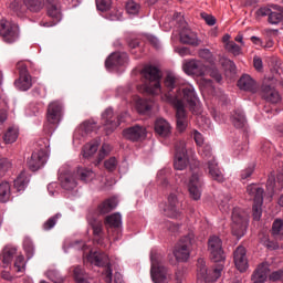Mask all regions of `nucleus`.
Masks as SVG:
<instances>
[{
    "mask_svg": "<svg viewBox=\"0 0 283 283\" xmlns=\"http://www.w3.org/2000/svg\"><path fill=\"white\" fill-rule=\"evenodd\" d=\"M182 92V99L180 97V93L177 95H171L170 93L166 95L165 101L171 103L177 111L176 118H177V129L178 132H185L189 122L187 120V112L185 111V103H187L189 109L192 114H200L202 112V105L200 104V99L198 95H196V88L192 85H186L182 88H179V92Z\"/></svg>",
    "mask_w": 283,
    "mask_h": 283,
    "instance_id": "obj_1",
    "label": "nucleus"
},
{
    "mask_svg": "<svg viewBox=\"0 0 283 283\" xmlns=\"http://www.w3.org/2000/svg\"><path fill=\"white\" fill-rule=\"evenodd\" d=\"M208 252L210 259L217 264L211 270H207L205 266V260H198V280H205V282H216L222 277V271H224V250L222 249V239L218 235H211L208 240Z\"/></svg>",
    "mask_w": 283,
    "mask_h": 283,
    "instance_id": "obj_2",
    "label": "nucleus"
},
{
    "mask_svg": "<svg viewBox=\"0 0 283 283\" xmlns=\"http://www.w3.org/2000/svg\"><path fill=\"white\" fill-rule=\"evenodd\" d=\"M71 249H74L75 251L82 249V251H84L83 255L86 262H90L95 266H105L106 264L107 266L103 272L104 282L112 283V266L109 265V256H107V254L101 252H92L90 248L83 242H75L73 245H71Z\"/></svg>",
    "mask_w": 283,
    "mask_h": 283,
    "instance_id": "obj_3",
    "label": "nucleus"
},
{
    "mask_svg": "<svg viewBox=\"0 0 283 283\" xmlns=\"http://www.w3.org/2000/svg\"><path fill=\"white\" fill-rule=\"evenodd\" d=\"M142 74L146 82L137 86L138 92L142 94H151L153 96H158L163 90L160 88V70L156 66H145Z\"/></svg>",
    "mask_w": 283,
    "mask_h": 283,
    "instance_id": "obj_4",
    "label": "nucleus"
},
{
    "mask_svg": "<svg viewBox=\"0 0 283 283\" xmlns=\"http://www.w3.org/2000/svg\"><path fill=\"white\" fill-rule=\"evenodd\" d=\"M150 275L154 283H169L171 275L167 273V268L163 265V254L158 253L156 250L150 252Z\"/></svg>",
    "mask_w": 283,
    "mask_h": 283,
    "instance_id": "obj_5",
    "label": "nucleus"
},
{
    "mask_svg": "<svg viewBox=\"0 0 283 283\" xmlns=\"http://www.w3.org/2000/svg\"><path fill=\"white\" fill-rule=\"evenodd\" d=\"M247 193L253 200L252 217L256 222L262 218V205L264 203V188L256 184L247 187Z\"/></svg>",
    "mask_w": 283,
    "mask_h": 283,
    "instance_id": "obj_6",
    "label": "nucleus"
},
{
    "mask_svg": "<svg viewBox=\"0 0 283 283\" xmlns=\"http://www.w3.org/2000/svg\"><path fill=\"white\" fill-rule=\"evenodd\" d=\"M249 224V216L240 208H234L232 211V234L240 240L247 233Z\"/></svg>",
    "mask_w": 283,
    "mask_h": 283,
    "instance_id": "obj_7",
    "label": "nucleus"
},
{
    "mask_svg": "<svg viewBox=\"0 0 283 283\" xmlns=\"http://www.w3.org/2000/svg\"><path fill=\"white\" fill-rule=\"evenodd\" d=\"M195 240L196 234L190 232L179 241L174 250L177 262H187L189 260V255H191V244H193Z\"/></svg>",
    "mask_w": 283,
    "mask_h": 283,
    "instance_id": "obj_8",
    "label": "nucleus"
},
{
    "mask_svg": "<svg viewBox=\"0 0 283 283\" xmlns=\"http://www.w3.org/2000/svg\"><path fill=\"white\" fill-rule=\"evenodd\" d=\"M175 19L178 22L180 41L186 45H200L198 35L189 29V24H187L182 14L178 13Z\"/></svg>",
    "mask_w": 283,
    "mask_h": 283,
    "instance_id": "obj_9",
    "label": "nucleus"
},
{
    "mask_svg": "<svg viewBox=\"0 0 283 283\" xmlns=\"http://www.w3.org/2000/svg\"><path fill=\"white\" fill-rule=\"evenodd\" d=\"M0 36L6 43H14L19 39V24L6 19L0 20Z\"/></svg>",
    "mask_w": 283,
    "mask_h": 283,
    "instance_id": "obj_10",
    "label": "nucleus"
},
{
    "mask_svg": "<svg viewBox=\"0 0 283 283\" xmlns=\"http://www.w3.org/2000/svg\"><path fill=\"white\" fill-rule=\"evenodd\" d=\"M182 71L188 76H205L209 74V69L200 60H184Z\"/></svg>",
    "mask_w": 283,
    "mask_h": 283,
    "instance_id": "obj_11",
    "label": "nucleus"
},
{
    "mask_svg": "<svg viewBox=\"0 0 283 283\" xmlns=\"http://www.w3.org/2000/svg\"><path fill=\"white\" fill-rule=\"evenodd\" d=\"M46 120L51 125L49 129H54L63 120V103L53 101L49 104Z\"/></svg>",
    "mask_w": 283,
    "mask_h": 283,
    "instance_id": "obj_12",
    "label": "nucleus"
},
{
    "mask_svg": "<svg viewBox=\"0 0 283 283\" xmlns=\"http://www.w3.org/2000/svg\"><path fill=\"white\" fill-rule=\"evenodd\" d=\"M188 166L189 155L187 154V144H185V142H179L176 146L174 167L175 169L182 171L187 169Z\"/></svg>",
    "mask_w": 283,
    "mask_h": 283,
    "instance_id": "obj_13",
    "label": "nucleus"
},
{
    "mask_svg": "<svg viewBox=\"0 0 283 283\" xmlns=\"http://www.w3.org/2000/svg\"><path fill=\"white\" fill-rule=\"evenodd\" d=\"M180 207H182V205H180V201H178V197L174 193H170L168 196V201L163 203L160 209H163L165 216L168 218H179Z\"/></svg>",
    "mask_w": 283,
    "mask_h": 283,
    "instance_id": "obj_14",
    "label": "nucleus"
},
{
    "mask_svg": "<svg viewBox=\"0 0 283 283\" xmlns=\"http://www.w3.org/2000/svg\"><path fill=\"white\" fill-rule=\"evenodd\" d=\"M98 129V126L96 125V122H84L82 125H80L73 135V143L74 145H80L81 140L86 138V136H90L92 132H96Z\"/></svg>",
    "mask_w": 283,
    "mask_h": 283,
    "instance_id": "obj_15",
    "label": "nucleus"
},
{
    "mask_svg": "<svg viewBox=\"0 0 283 283\" xmlns=\"http://www.w3.org/2000/svg\"><path fill=\"white\" fill-rule=\"evenodd\" d=\"M206 160V170L208 171L210 178L216 180L217 182H224V174L218 166V161H216V157L210 155V157L203 158Z\"/></svg>",
    "mask_w": 283,
    "mask_h": 283,
    "instance_id": "obj_16",
    "label": "nucleus"
},
{
    "mask_svg": "<svg viewBox=\"0 0 283 283\" xmlns=\"http://www.w3.org/2000/svg\"><path fill=\"white\" fill-rule=\"evenodd\" d=\"M48 163V153L43 149L34 150L28 160V167L31 171H39Z\"/></svg>",
    "mask_w": 283,
    "mask_h": 283,
    "instance_id": "obj_17",
    "label": "nucleus"
},
{
    "mask_svg": "<svg viewBox=\"0 0 283 283\" xmlns=\"http://www.w3.org/2000/svg\"><path fill=\"white\" fill-rule=\"evenodd\" d=\"M48 14L51 17V19H53V22L42 24L44 28H52L53 25H56L59 21H61L62 14L59 0H48Z\"/></svg>",
    "mask_w": 283,
    "mask_h": 283,
    "instance_id": "obj_18",
    "label": "nucleus"
},
{
    "mask_svg": "<svg viewBox=\"0 0 283 283\" xmlns=\"http://www.w3.org/2000/svg\"><path fill=\"white\" fill-rule=\"evenodd\" d=\"M188 191L192 200H200L202 196V180L198 172L192 174L188 182Z\"/></svg>",
    "mask_w": 283,
    "mask_h": 283,
    "instance_id": "obj_19",
    "label": "nucleus"
},
{
    "mask_svg": "<svg viewBox=\"0 0 283 283\" xmlns=\"http://www.w3.org/2000/svg\"><path fill=\"white\" fill-rule=\"evenodd\" d=\"M20 77L15 81V87L21 92H28L32 87V76L28 73V69L22 64H18Z\"/></svg>",
    "mask_w": 283,
    "mask_h": 283,
    "instance_id": "obj_20",
    "label": "nucleus"
},
{
    "mask_svg": "<svg viewBox=\"0 0 283 283\" xmlns=\"http://www.w3.org/2000/svg\"><path fill=\"white\" fill-rule=\"evenodd\" d=\"M102 124L106 134H112V132L120 125V119L116 120V117H114V111L112 108H107L102 114Z\"/></svg>",
    "mask_w": 283,
    "mask_h": 283,
    "instance_id": "obj_21",
    "label": "nucleus"
},
{
    "mask_svg": "<svg viewBox=\"0 0 283 283\" xmlns=\"http://www.w3.org/2000/svg\"><path fill=\"white\" fill-rule=\"evenodd\" d=\"M123 136L127 140H132L133 143H137L138 140H143V139L146 138L147 129H145V127H143V126L136 125V126L126 128L123 132Z\"/></svg>",
    "mask_w": 283,
    "mask_h": 283,
    "instance_id": "obj_22",
    "label": "nucleus"
},
{
    "mask_svg": "<svg viewBox=\"0 0 283 283\" xmlns=\"http://www.w3.org/2000/svg\"><path fill=\"white\" fill-rule=\"evenodd\" d=\"M234 266L240 271V273H244L247 269H249V259L247 258V249L240 245L234 251Z\"/></svg>",
    "mask_w": 283,
    "mask_h": 283,
    "instance_id": "obj_23",
    "label": "nucleus"
},
{
    "mask_svg": "<svg viewBox=\"0 0 283 283\" xmlns=\"http://www.w3.org/2000/svg\"><path fill=\"white\" fill-rule=\"evenodd\" d=\"M192 136L195 143L199 147V154L201 158H211V146L205 145V137L202 136V134L198 130H193Z\"/></svg>",
    "mask_w": 283,
    "mask_h": 283,
    "instance_id": "obj_24",
    "label": "nucleus"
},
{
    "mask_svg": "<svg viewBox=\"0 0 283 283\" xmlns=\"http://www.w3.org/2000/svg\"><path fill=\"white\" fill-rule=\"evenodd\" d=\"M128 57L127 53H112L105 62V66L108 70L112 67H116L118 65H125L127 63Z\"/></svg>",
    "mask_w": 283,
    "mask_h": 283,
    "instance_id": "obj_25",
    "label": "nucleus"
},
{
    "mask_svg": "<svg viewBox=\"0 0 283 283\" xmlns=\"http://www.w3.org/2000/svg\"><path fill=\"white\" fill-rule=\"evenodd\" d=\"M61 187L65 189V191H74L76 187H78V181H76V172L65 174L60 176Z\"/></svg>",
    "mask_w": 283,
    "mask_h": 283,
    "instance_id": "obj_26",
    "label": "nucleus"
},
{
    "mask_svg": "<svg viewBox=\"0 0 283 283\" xmlns=\"http://www.w3.org/2000/svg\"><path fill=\"white\" fill-rule=\"evenodd\" d=\"M155 132L161 138H169L171 136V124L165 118H158L155 123Z\"/></svg>",
    "mask_w": 283,
    "mask_h": 283,
    "instance_id": "obj_27",
    "label": "nucleus"
},
{
    "mask_svg": "<svg viewBox=\"0 0 283 283\" xmlns=\"http://www.w3.org/2000/svg\"><path fill=\"white\" fill-rule=\"evenodd\" d=\"M266 188L270 193H275V191H280L283 189V174H279L276 176L270 175L266 182Z\"/></svg>",
    "mask_w": 283,
    "mask_h": 283,
    "instance_id": "obj_28",
    "label": "nucleus"
},
{
    "mask_svg": "<svg viewBox=\"0 0 283 283\" xmlns=\"http://www.w3.org/2000/svg\"><path fill=\"white\" fill-rule=\"evenodd\" d=\"M269 277V263H261L252 274V282L265 283Z\"/></svg>",
    "mask_w": 283,
    "mask_h": 283,
    "instance_id": "obj_29",
    "label": "nucleus"
},
{
    "mask_svg": "<svg viewBox=\"0 0 283 283\" xmlns=\"http://www.w3.org/2000/svg\"><path fill=\"white\" fill-rule=\"evenodd\" d=\"M98 147H101V140L94 139L87 144H85L82 148L83 158H92L96 151H98Z\"/></svg>",
    "mask_w": 283,
    "mask_h": 283,
    "instance_id": "obj_30",
    "label": "nucleus"
},
{
    "mask_svg": "<svg viewBox=\"0 0 283 283\" xmlns=\"http://www.w3.org/2000/svg\"><path fill=\"white\" fill-rule=\"evenodd\" d=\"M133 105L139 114H147L154 107V103L147 102L138 96L133 98Z\"/></svg>",
    "mask_w": 283,
    "mask_h": 283,
    "instance_id": "obj_31",
    "label": "nucleus"
},
{
    "mask_svg": "<svg viewBox=\"0 0 283 283\" xmlns=\"http://www.w3.org/2000/svg\"><path fill=\"white\" fill-rule=\"evenodd\" d=\"M75 176L80 178L82 182H92L96 178V174L92 169L85 167H77Z\"/></svg>",
    "mask_w": 283,
    "mask_h": 283,
    "instance_id": "obj_32",
    "label": "nucleus"
},
{
    "mask_svg": "<svg viewBox=\"0 0 283 283\" xmlns=\"http://www.w3.org/2000/svg\"><path fill=\"white\" fill-rule=\"evenodd\" d=\"M105 224L107 229H120L123 227V217L120 213H113L105 219Z\"/></svg>",
    "mask_w": 283,
    "mask_h": 283,
    "instance_id": "obj_33",
    "label": "nucleus"
},
{
    "mask_svg": "<svg viewBox=\"0 0 283 283\" xmlns=\"http://www.w3.org/2000/svg\"><path fill=\"white\" fill-rule=\"evenodd\" d=\"M238 85L240 90H244L245 92H255V81L251 75H243L239 80Z\"/></svg>",
    "mask_w": 283,
    "mask_h": 283,
    "instance_id": "obj_34",
    "label": "nucleus"
},
{
    "mask_svg": "<svg viewBox=\"0 0 283 283\" xmlns=\"http://www.w3.org/2000/svg\"><path fill=\"white\" fill-rule=\"evenodd\" d=\"M28 182H30V177L28 176V172L22 171L13 181V187L14 189H17V191H25V188L28 187Z\"/></svg>",
    "mask_w": 283,
    "mask_h": 283,
    "instance_id": "obj_35",
    "label": "nucleus"
},
{
    "mask_svg": "<svg viewBox=\"0 0 283 283\" xmlns=\"http://www.w3.org/2000/svg\"><path fill=\"white\" fill-rule=\"evenodd\" d=\"M232 125L237 127V129H242V127L247 126V117L244 116V112L238 109L231 116Z\"/></svg>",
    "mask_w": 283,
    "mask_h": 283,
    "instance_id": "obj_36",
    "label": "nucleus"
},
{
    "mask_svg": "<svg viewBox=\"0 0 283 283\" xmlns=\"http://www.w3.org/2000/svg\"><path fill=\"white\" fill-rule=\"evenodd\" d=\"M263 97L270 103H280V93L271 86H263Z\"/></svg>",
    "mask_w": 283,
    "mask_h": 283,
    "instance_id": "obj_37",
    "label": "nucleus"
},
{
    "mask_svg": "<svg viewBox=\"0 0 283 283\" xmlns=\"http://www.w3.org/2000/svg\"><path fill=\"white\" fill-rule=\"evenodd\" d=\"M118 207V199L111 198L105 200L98 206V211L102 213V216H105V213H109V211H114V208Z\"/></svg>",
    "mask_w": 283,
    "mask_h": 283,
    "instance_id": "obj_38",
    "label": "nucleus"
},
{
    "mask_svg": "<svg viewBox=\"0 0 283 283\" xmlns=\"http://www.w3.org/2000/svg\"><path fill=\"white\" fill-rule=\"evenodd\" d=\"M14 253H17V249L4 248V250L2 251V254L0 255V262L3 264V266H8L12 263Z\"/></svg>",
    "mask_w": 283,
    "mask_h": 283,
    "instance_id": "obj_39",
    "label": "nucleus"
},
{
    "mask_svg": "<svg viewBox=\"0 0 283 283\" xmlns=\"http://www.w3.org/2000/svg\"><path fill=\"white\" fill-rule=\"evenodd\" d=\"M18 138H19V128L17 127H10L3 136V140L6 145H12V143H17Z\"/></svg>",
    "mask_w": 283,
    "mask_h": 283,
    "instance_id": "obj_40",
    "label": "nucleus"
},
{
    "mask_svg": "<svg viewBox=\"0 0 283 283\" xmlns=\"http://www.w3.org/2000/svg\"><path fill=\"white\" fill-rule=\"evenodd\" d=\"M10 200V182L3 181L0 184V202Z\"/></svg>",
    "mask_w": 283,
    "mask_h": 283,
    "instance_id": "obj_41",
    "label": "nucleus"
},
{
    "mask_svg": "<svg viewBox=\"0 0 283 283\" xmlns=\"http://www.w3.org/2000/svg\"><path fill=\"white\" fill-rule=\"evenodd\" d=\"M24 6L31 12H39L43 9V0H24Z\"/></svg>",
    "mask_w": 283,
    "mask_h": 283,
    "instance_id": "obj_42",
    "label": "nucleus"
},
{
    "mask_svg": "<svg viewBox=\"0 0 283 283\" xmlns=\"http://www.w3.org/2000/svg\"><path fill=\"white\" fill-rule=\"evenodd\" d=\"M229 200L231 196L221 193L217 197V205L221 211H227L229 209Z\"/></svg>",
    "mask_w": 283,
    "mask_h": 283,
    "instance_id": "obj_43",
    "label": "nucleus"
},
{
    "mask_svg": "<svg viewBox=\"0 0 283 283\" xmlns=\"http://www.w3.org/2000/svg\"><path fill=\"white\" fill-rule=\"evenodd\" d=\"M269 23H271V25H277V23H282L283 21V9H279L277 11H273L270 13L269 19H268Z\"/></svg>",
    "mask_w": 283,
    "mask_h": 283,
    "instance_id": "obj_44",
    "label": "nucleus"
},
{
    "mask_svg": "<svg viewBox=\"0 0 283 283\" xmlns=\"http://www.w3.org/2000/svg\"><path fill=\"white\" fill-rule=\"evenodd\" d=\"M224 48L227 52H230L233 56H240V54H242V48H240L235 42H228V44H224Z\"/></svg>",
    "mask_w": 283,
    "mask_h": 283,
    "instance_id": "obj_45",
    "label": "nucleus"
},
{
    "mask_svg": "<svg viewBox=\"0 0 283 283\" xmlns=\"http://www.w3.org/2000/svg\"><path fill=\"white\" fill-rule=\"evenodd\" d=\"M23 249L27 253V258L30 260L34 255V244L30 238H25L23 241Z\"/></svg>",
    "mask_w": 283,
    "mask_h": 283,
    "instance_id": "obj_46",
    "label": "nucleus"
},
{
    "mask_svg": "<svg viewBox=\"0 0 283 283\" xmlns=\"http://www.w3.org/2000/svg\"><path fill=\"white\" fill-rule=\"evenodd\" d=\"M126 11L133 15L138 14V12L140 11V4H138L134 0H128L126 3Z\"/></svg>",
    "mask_w": 283,
    "mask_h": 283,
    "instance_id": "obj_47",
    "label": "nucleus"
},
{
    "mask_svg": "<svg viewBox=\"0 0 283 283\" xmlns=\"http://www.w3.org/2000/svg\"><path fill=\"white\" fill-rule=\"evenodd\" d=\"M167 174H169V170L167 169H161L157 172V182L161 187H167V185H169L167 181Z\"/></svg>",
    "mask_w": 283,
    "mask_h": 283,
    "instance_id": "obj_48",
    "label": "nucleus"
},
{
    "mask_svg": "<svg viewBox=\"0 0 283 283\" xmlns=\"http://www.w3.org/2000/svg\"><path fill=\"white\" fill-rule=\"evenodd\" d=\"M165 85L168 90H174L178 85V77L172 73L168 74L165 78Z\"/></svg>",
    "mask_w": 283,
    "mask_h": 283,
    "instance_id": "obj_49",
    "label": "nucleus"
},
{
    "mask_svg": "<svg viewBox=\"0 0 283 283\" xmlns=\"http://www.w3.org/2000/svg\"><path fill=\"white\" fill-rule=\"evenodd\" d=\"M273 235H283V220L276 219L272 226Z\"/></svg>",
    "mask_w": 283,
    "mask_h": 283,
    "instance_id": "obj_50",
    "label": "nucleus"
},
{
    "mask_svg": "<svg viewBox=\"0 0 283 283\" xmlns=\"http://www.w3.org/2000/svg\"><path fill=\"white\" fill-rule=\"evenodd\" d=\"M96 8L99 12H107L112 8V0H96Z\"/></svg>",
    "mask_w": 283,
    "mask_h": 283,
    "instance_id": "obj_51",
    "label": "nucleus"
},
{
    "mask_svg": "<svg viewBox=\"0 0 283 283\" xmlns=\"http://www.w3.org/2000/svg\"><path fill=\"white\" fill-rule=\"evenodd\" d=\"M46 277H49V280H51V282L63 283V279H62L61 274H59V271H56V270H49L46 272Z\"/></svg>",
    "mask_w": 283,
    "mask_h": 283,
    "instance_id": "obj_52",
    "label": "nucleus"
},
{
    "mask_svg": "<svg viewBox=\"0 0 283 283\" xmlns=\"http://www.w3.org/2000/svg\"><path fill=\"white\" fill-rule=\"evenodd\" d=\"M14 269L18 273H22V271H25V258H23V255H19L15 259Z\"/></svg>",
    "mask_w": 283,
    "mask_h": 283,
    "instance_id": "obj_53",
    "label": "nucleus"
},
{
    "mask_svg": "<svg viewBox=\"0 0 283 283\" xmlns=\"http://www.w3.org/2000/svg\"><path fill=\"white\" fill-rule=\"evenodd\" d=\"M200 59H203L205 61H208V63H213L214 57L213 53L209 49H202L199 51Z\"/></svg>",
    "mask_w": 283,
    "mask_h": 283,
    "instance_id": "obj_54",
    "label": "nucleus"
},
{
    "mask_svg": "<svg viewBox=\"0 0 283 283\" xmlns=\"http://www.w3.org/2000/svg\"><path fill=\"white\" fill-rule=\"evenodd\" d=\"M59 218H61V213L55 214V217L50 218L44 224H43V229L44 231H50V229H54L55 224H56V220H59Z\"/></svg>",
    "mask_w": 283,
    "mask_h": 283,
    "instance_id": "obj_55",
    "label": "nucleus"
},
{
    "mask_svg": "<svg viewBox=\"0 0 283 283\" xmlns=\"http://www.w3.org/2000/svg\"><path fill=\"white\" fill-rule=\"evenodd\" d=\"M111 151H112V146L109 144H103L98 153V159L103 160L105 156H109Z\"/></svg>",
    "mask_w": 283,
    "mask_h": 283,
    "instance_id": "obj_56",
    "label": "nucleus"
},
{
    "mask_svg": "<svg viewBox=\"0 0 283 283\" xmlns=\"http://www.w3.org/2000/svg\"><path fill=\"white\" fill-rule=\"evenodd\" d=\"M74 277L78 283H87L85 281V273L83 272V269L78 266L74 269Z\"/></svg>",
    "mask_w": 283,
    "mask_h": 283,
    "instance_id": "obj_57",
    "label": "nucleus"
},
{
    "mask_svg": "<svg viewBox=\"0 0 283 283\" xmlns=\"http://www.w3.org/2000/svg\"><path fill=\"white\" fill-rule=\"evenodd\" d=\"M253 171H255V166L251 165L248 168L241 171V180H247V178H251L253 176Z\"/></svg>",
    "mask_w": 283,
    "mask_h": 283,
    "instance_id": "obj_58",
    "label": "nucleus"
},
{
    "mask_svg": "<svg viewBox=\"0 0 283 283\" xmlns=\"http://www.w3.org/2000/svg\"><path fill=\"white\" fill-rule=\"evenodd\" d=\"M118 165V160L115 159V157H111L104 163V167L108 169V171H114Z\"/></svg>",
    "mask_w": 283,
    "mask_h": 283,
    "instance_id": "obj_59",
    "label": "nucleus"
},
{
    "mask_svg": "<svg viewBox=\"0 0 283 283\" xmlns=\"http://www.w3.org/2000/svg\"><path fill=\"white\" fill-rule=\"evenodd\" d=\"M90 224L93 227V233L95 237L103 233V223L101 221H90Z\"/></svg>",
    "mask_w": 283,
    "mask_h": 283,
    "instance_id": "obj_60",
    "label": "nucleus"
},
{
    "mask_svg": "<svg viewBox=\"0 0 283 283\" xmlns=\"http://www.w3.org/2000/svg\"><path fill=\"white\" fill-rule=\"evenodd\" d=\"M201 88L203 92H213V82L211 80H202Z\"/></svg>",
    "mask_w": 283,
    "mask_h": 283,
    "instance_id": "obj_61",
    "label": "nucleus"
},
{
    "mask_svg": "<svg viewBox=\"0 0 283 283\" xmlns=\"http://www.w3.org/2000/svg\"><path fill=\"white\" fill-rule=\"evenodd\" d=\"M12 167V164L10 163V160H8V158H0V172H4L8 171V169H10Z\"/></svg>",
    "mask_w": 283,
    "mask_h": 283,
    "instance_id": "obj_62",
    "label": "nucleus"
},
{
    "mask_svg": "<svg viewBox=\"0 0 283 283\" xmlns=\"http://www.w3.org/2000/svg\"><path fill=\"white\" fill-rule=\"evenodd\" d=\"M201 18L206 21L207 25H213L216 23V17L209 13H201Z\"/></svg>",
    "mask_w": 283,
    "mask_h": 283,
    "instance_id": "obj_63",
    "label": "nucleus"
},
{
    "mask_svg": "<svg viewBox=\"0 0 283 283\" xmlns=\"http://www.w3.org/2000/svg\"><path fill=\"white\" fill-rule=\"evenodd\" d=\"M270 280H271L272 282H279L280 280H283V271H282V270H279V271L273 272V273L270 275Z\"/></svg>",
    "mask_w": 283,
    "mask_h": 283,
    "instance_id": "obj_64",
    "label": "nucleus"
}]
</instances>
